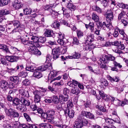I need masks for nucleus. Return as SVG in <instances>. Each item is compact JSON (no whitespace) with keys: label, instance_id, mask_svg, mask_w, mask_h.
<instances>
[{"label":"nucleus","instance_id":"9d476101","mask_svg":"<svg viewBox=\"0 0 128 128\" xmlns=\"http://www.w3.org/2000/svg\"><path fill=\"white\" fill-rule=\"evenodd\" d=\"M47 68L49 70H51L52 69V65L51 64L48 63L47 65H42L37 68V70L43 71L46 70Z\"/></svg>","mask_w":128,"mask_h":128},{"label":"nucleus","instance_id":"423d86ee","mask_svg":"<svg viewBox=\"0 0 128 128\" xmlns=\"http://www.w3.org/2000/svg\"><path fill=\"white\" fill-rule=\"evenodd\" d=\"M96 24L98 28H99V27H100L103 29L105 30H106L107 28L110 30L112 29L113 28L111 24L109 23L108 24H106L105 22H101L99 21L97 22Z\"/></svg>","mask_w":128,"mask_h":128},{"label":"nucleus","instance_id":"69168bd1","mask_svg":"<svg viewBox=\"0 0 128 128\" xmlns=\"http://www.w3.org/2000/svg\"><path fill=\"white\" fill-rule=\"evenodd\" d=\"M37 41H36L33 43V45H32V46H34L37 47H40V44H39L40 43H39L38 42H37Z\"/></svg>","mask_w":128,"mask_h":128},{"label":"nucleus","instance_id":"a878e982","mask_svg":"<svg viewBox=\"0 0 128 128\" xmlns=\"http://www.w3.org/2000/svg\"><path fill=\"white\" fill-rule=\"evenodd\" d=\"M60 25V22L59 21L55 20L52 24V26L56 28L59 29Z\"/></svg>","mask_w":128,"mask_h":128},{"label":"nucleus","instance_id":"b1692460","mask_svg":"<svg viewBox=\"0 0 128 128\" xmlns=\"http://www.w3.org/2000/svg\"><path fill=\"white\" fill-rule=\"evenodd\" d=\"M20 101V99H19L18 98L16 97L13 99L12 101V104L14 106H16V108H18L19 106L20 105V104L19 103Z\"/></svg>","mask_w":128,"mask_h":128},{"label":"nucleus","instance_id":"7ed1b4c3","mask_svg":"<svg viewBox=\"0 0 128 128\" xmlns=\"http://www.w3.org/2000/svg\"><path fill=\"white\" fill-rule=\"evenodd\" d=\"M46 91V89H42V90H35L33 92V94L34 95V101L35 103H38L40 101L41 96L44 95V94H42L43 92Z\"/></svg>","mask_w":128,"mask_h":128},{"label":"nucleus","instance_id":"09e8293b","mask_svg":"<svg viewBox=\"0 0 128 128\" xmlns=\"http://www.w3.org/2000/svg\"><path fill=\"white\" fill-rule=\"evenodd\" d=\"M16 90L14 89L11 90L8 92V95L11 96H14L16 94Z\"/></svg>","mask_w":128,"mask_h":128},{"label":"nucleus","instance_id":"f257e3e1","mask_svg":"<svg viewBox=\"0 0 128 128\" xmlns=\"http://www.w3.org/2000/svg\"><path fill=\"white\" fill-rule=\"evenodd\" d=\"M115 60V57L111 54H109L108 55L102 54L100 58V61L101 62H103L104 64H108L110 61H113L114 67H112L111 70L112 71L118 72L120 71V70L117 68V67L120 68L122 67V66L120 63H118L116 61H114Z\"/></svg>","mask_w":128,"mask_h":128},{"label":"nucleus","instance_id":"4c0bfd02","mask_svg":"<svg viewBox=\"0 0 128 128\" xmlns=\"http://www.w3.org/2000/svg\"><path fill=\"white\" fill-rule=\"evenodd\" d=\"M106 122V123L109 126L113 124L114 120L112 119L109 118H106L105 119Z\"/></svg>","mask_w":128,"mask_h":128},{"label":"nucleus","instance_id":"f3484780","mask_svg":"<svg viewBox=\"0 0 128 128\" xmlns=\"http://www.w3.org/2000/svg\"><path fill=\"white\" fill-rule=\"evenodd\" d=\"M0 49L6 53L12 54L13 51L10 52L9 50L8 47L6 45L0 44Z\"/></svg>","mask_w":128,"mask_h":128},{"label":"nucleus","instance_id":"cd10ccee","mask_svg":"<svg viewBox=\"0 0 128 128\" xmlns=\"http://www.w3.org/2000/svg\"><path fill=\"white\" fill-rule=\"evenodd\" d=\"M10 79L16 84H18L19 82V78L17 76H13Z\"/></svg>","mask_w":128,"mask_h":128},{"label":"nucleus","instance_id":"680f3d73","mask_svg":"<svg viewBox=\"0 0 128 128\" xmlns=\"http://www.w3.org/2000/svg\"><path fill=\"white\" fill-rule=\"evenodd\" d=\"M58 42L61 45H63L65 43V42H64L63 39L60 38L57 40Z\"/></svg>","mask_w":128,"mask_h":128},{"label":"nucleus","instance_id":"2f4dec72","mask_svg":"<svg viewBox=\"0 0 128 128\" xmlns=\"http://www.w3.org/2000/svg\"><path fill=\"white\" fill-rule=\"evenodd\" d=\"M62 10L63 11V14H64L67 17H68L70 16L69 14L70 10H68L66 9H64V8H62Z\"/></svg>","mask_w":128,"mask_h":128},{"label":"nucleus","instance_id":"aec40b11","mask_svg":"<svg viewBox=\"0 0 128 128\" xmlns=\"http://www.w3.org/2000/svg\"><path fill=\"white\" fill-rule=\"evenodd\" d=\"M85 27L87 29L89 28L91 32H94V24L93 22H90L88 24H85Z\"/></svg>","mask_w":128,"mask_h":128},{"label":"nucleus","instance_id":"de8ad7c7","mask_svg":"<svg viewBox=\"0 0 128 128\" xmlns=\"http://www.w3.org/2000/svg\"><path fill=\"white\" fill-rule=\"evenodd\" d=\"M112 50L114 52L118 54H119V56L120 57H121V56H120V54L123 53V52L118 48L116 50L113 49Z\"/></svg>","mask_w":128,"mask_h":128},{"label":"nucleus","instance_id":"2eb2a0df","mask_svg":"<svg viewBox=\"0 0 128 128\" xmlns=\"http://www.w3.org/2000/svg\"><path fill=\"white\" fill-rule=\"evenodd\" d=\"M60 101L61 103L65 104L69 99L68 95H60L59 96Z\"/></svg>","mask_w":128,"mask_h":128},{"label":"nucleus","instance_id":"473e14b6","mask_svg":"<svg viewBox=\"0 0 128 128\" xmlns=\"http://www.w3.org/2000/svg\"><path fill=\"white\" fill-rule=\"evenodd\" d=\"M93 9L94 10L99 13L102 12V10L98 6H94L93 7Z\"/></svg>","mask_w":128,"mask_h":128},{"label":"nucleus","instance_id":"6e6d98bb","mask_svg":"<svg viewBox=\"0 0 128 128\" xmlns=\"http://www.w3.org/2000/svg\"><path fill=\"white\" fill-rule=\"evenodd\" d=\"M52 101L55 104H58L59 103V100L57 96H54V97L53 100L52 99Z\"/></svg>","mask_w":128,"mask_h":128},{"label":"nucleus","instance_id":"0e129e2a","mask_svg":"<svg viewBox=\"0 0 128 128\" xmlns=\"http://www.w3.org/2000/svg\"><path fill=\"white\" fill-rule=\"evenodd\" d=\"M61 103H59L56 104V108L58 110H61L63 109L62 107L61 104Z\"/></svg>","mask_w":128,"mask_h":128},{"label":"nucleus","instance_id":"39448f33","mask_svg":"<svg viewBox=\"0 0 128 128\" xmlns=\"http://www.w3.org/2000/svg\"><path fill=\"white\" fill-rule=\"evenodd\" d=\"M104 16L107 22L112 24V21H113L114 18L113 13L112 10H108L105 13Z\"/></svg>","mask_w":128,"mask_h":128},{"label":"nucleus","instance_id":"72a5a7b5","mask_svg":"<svg viewBox=\"0 0 128 128\" xmlns=\"http://www.w3.org/2000/svg\"><path fill=\"white\" fill-rule=\"evenodd\" d=\"M32 12V10L29 8H26L24 10V14L26 15L30 14Z\"/></svg>","mask_w":128,"mask_h":128},{"label":"nucleus","instance_id":"412c9836","mask_svg":"<svg viewBox=\"0 0 128 128\" xmlns=\"http://www.w3.org/2000/svg\"><path fill=\"white\" fill-rule=\"evenodd\" d=\"M50 120L53 119L54 117V115L55 114V111L53 110H48L47 112Z\"/></svg>","mask_w":128,"mask_h":128},{"label":"nucleus","instance_id":"5fc2aeb1","mask_svg":"<svg viewBox=\"0 0 128 128\" xmlns=\"http://www.w3.org/2000/svg\"><path fill=\"white\" fill-rule=\"evenodd\" d=\"M44 118H46L48 120H50L47 112L46 113L44 112L41 115Z\"/></svg>","mask_w":128,"mask_h":128},{"label":"nucleus","instance_id":"4468645a","mask_svg":"<svg viewBox=\"0 0 128 128\" xmlns=\"http://www.w3.org/2000/svg\"><path fill=\"white\" fill-rule=\"evenodd\" d=\"M8 83L5 80H2L0 82V86L2 88L5 93L7 92L8 89Z\"/></svg>","mask_w":128,"mask_h":128},{"label":"nucleus","instance_id":"f03ea898","mask_svg":"<svg viewBox=\"0 0 128 128\" xmlns=\"http://www.w3.org/2000/svg\"><path fill=\"white\" fill-rule=\"evenodd\" d=\"M80 116H78L77 119L75 122L74 128H82L84 126L87 125L88 121L84 118H81Z\"/></svg>","mask_w":128,"mask_h":128},{"label":"nucleus","instance_id":"bb28decb","mask_svg":"<svg viewBox=\"0 0 128 128\" xmlns=\"http://www.w3.org/2000/svg\"><path fill=\"white\" fill-rule=\"evenodd\" d=\"M93 36L92 35H89L86 38L85 43L88 44H90L94 40V38H92Z\"/></svg>","mask_w":128,"mask_h":128},{"label":"nucleus","instance_id":"a18cd8bd","mask_svg":"<svg viewBox=\"0 0 128 128\" xmlns=\"http://www.w3.org/2000/svg\"><path fill=\"white\" fill-rule=\"evenodd\" d=\"M36 103L35 104L32 103L31 105L30 106V108L33 111H34L36 110L38 108V107L36 105Z\"/></svg>","mask_w":128,"mask_h":128},{"label":"nucleus","instance_id":"052dcab7","mask_svg":"<svg viewBox=\"0 0 128 128\" xmlns=\"http://www.w3.org/2000/svg\"><path fill=\"white\" fill-rule=\"evenodd\" d=\"M28 38L32 40L34 42L36 41H38V39H37V37L36 36H30V37H28Z\"/></svg>","mask_w":128,"mask_h":128},{"label":"nucleus","instance_id":"603ef678","mask_svg":"<svg viewBox=\"0 0 128 128\" xmlns=\"http://www.w3.org/2000/svg\"><path fill=\"white\" fill-rule=\"evenodd\" d=\"M72 43L74 44H76V45H78L80 44L79 41L77 38L75 37L73 38Z\"/></svg>","mask_w":128,"mask_h":128},{"label":"nucleus","instance_id":"338daca9","mask_svg":"<svg viewBox=\"0 0 128 128\" xmlns=\"http://www.w3.org/2000/svg\"><path fill=\"white\" fill-rule=\"evenodd\" d=\"M125 14L126 12H125L123 11H122L119 14L118 16V19H121L122 17L123 16L125 15Z\"/></svg>","mask_w":128,"mask_h":128},{"label":"nucleus","instance_id":"c85d7f7f","mask_svg":"<svg viewBox=\"0 0 128 128\" xmlns=\"http://www.w3.org/2000/svg\"><path fill=\"white\" fill-rule=\"evenodd\" d=\"M26 70L30 71L31 72H33L35 70L36 68L32 66H28L27 65L26 67Z\"/></svg>","mask_w":128,"mask_h":128},{"label":"nucleus","instance_id":"0eeeda50","mask_svg":"<svg viewBox=\"0 0 128 128\" xmlns=\"http://www.w3.org/2000/svg\"><path fill=\"white\" fill-rule=\"evenodd\" d=\"M60 48L58 46H57L54 48L52 52L53 58L54 60H56L58 58L60 55Z\"/></svg>","mask_w":128,"mask_h":128},{"label":"nucleus","instance_id":"4d7b16f0","mask_svg":"<svg viewBox=\"0 0 128 128\" xmlns=\"http://www.w3.org/2000/svg\"><path fill=\"white\" fill-rule=\"evenodd\" d=\"M113 34L114 37L115 38H116L118 36L119 34L118 32V29L114 30Z\"/></svg>","mask_w":128,"mask_h":128},{"label":"nucleus","instance_id":"58836bf2","mask_svg":"<svg viewBox=\"0 0 128 128\" xmlns=\"http://www.w3.org/2000/svg\"><path fill=\"white\" fill-rule=\"evenodd\" d=\"M80 91L78 88H74L71 90V92L74 94H78L79 93Z\"/></svg>","mask_w":128,"mask_h":128},{"label":"nucleus","instance_id":"393cba45","mask_svg":"<svg viewBox=\"0 0 128 128\" xmlns=\"http://www.w3.org/2000/svg\"><path fill=\"white\" fill-rule=\"evenodd\" d=\"M16 108L19 110L20 112H25L27 110V108L26 106L23 104H20V105L19 106L18 108Z\"/></svg>","mask_w":128,"mask_h":128},{"label":"nucleus","instance_id":"f8f14e48","mask_svg":"<svg viewBox=\"0 0 128 128\" xmlns=\"http://www.w3.org/2000/svg\"><path fill=\"white\" fill-rule=\"evenodd\" d=\"M114 104L117 106H124L125 104H127L128 103V100L125 99L122 101L121 103L120 101L117 98H116L114 102L113 103Z\"/></svg>","mask_w":128,"mask_h":128},{"label":"nucleus","instance_id":"c9c22d12","mask_svg":"<svg viewBox=\"0 0 128 128\" xmlns=\"http://www.w3.org/2000/svg\"><path fill=\"white\" fill-rule=\"evenodd\" d=\"M7 68V71L11 74L16 73V71L17 70L16 69V68H9L8 67Z\"/></svg>","mask_w":128,"mask_h":128},{"label":"nucleus","instance_id":"9b49d317","mask_svg":"<svg viewBox=\"0 0 128 128\" xmlns=\"http://www.w3.org/2000/svg\"><path fill=\"white\" fill-rule=\"evenodd\" d=\"M6 58L7 60L10 62H17L19 59L22 58L20 56H6Z\"/></svg>","mask_w":128,"mask_h":128},{"label":"nucleus","instance_id":"f704fd0d","mask_svg":"<svg viewBox=\"0 0 128 128\" xmlns=\"http://www.w3.org/2000/svg\"><path fill=\"white\" fill-rule=\"evenodd\" d=\"M101 83L103 86H108V83L107 80L104 78H102L101 80Z\"/></svg>","mask_w":128,"mask_h":128},{"label":"nucleus","instance_id":"864d4df0","mask_svg":"<svg viewBox=\"0 0 128 128\" xmlns=\"http://www.w3.org/2000/svg\"><path fill=\"white\" fill-rule=\"evenodd\" d=\"M6 30L10 34L14 33V31L13 28L10 26L8 28L6 29Z\"/></svg>","mask_w":128,"mask_h":128},{"label":"nucleus","instance_id":"49530a36","mask_svg":"<svg viewBox=\"0 0 128 128\" xmlns=\"http://www.w3.org/2000/svg\"><path fill=\"white\" fill-rule=\"evenodd\" d=\"M57 72L54 70L51 71L50 73L51 78L54 77L56 76L57 74Z\"/></svg>","mask_w":128,"mask_h":128},{"label":"nucleus","instance_id":"20e7f679","mask_svg":"<svg viewBox=\"0 0 128 128\" xmlns=\"http://www.w3.org/2000/svg\"><path fill=\"white\" fill-rule=\"evenodd\" d=\"M5 111L6 114L11 117L18 118L19 116L18 113L13 109L10 108L8 109L6 108Z\"/></svg>","mask_w":128,"mask_h":128},{"label":"nucleus","instance_id":"dca6fc26","mask_svg":"<svg viewBox=\"0 0 128 128\" xmlns=\"http://www.w3.org/2000/svg\"><path fill=\"white\" fill-rule=\"evenodd\" d=\"M44 34L46 37H54L55 35L53 31L49 29H46L45 30Z\"/></svg>","mask_w":128,"mask_h":128},{"label":"nucleus","instance_id":"13d9d810","mask_svg":"<svg viewBox=\"0 0 128 128\" xmlns=\"http://www.w3.org/2000/svg\"><path fill=\"white\" fill-rule=\"evenodd\" d=\"M67 108H69L70 107H71L73 105L72 102L71 100H68L67 102Z\"/></svg>","mask_w":128,"mask_h":128},{"label":"nucleus","instance_id":"774afa93","mask_svg":"<svg viewBox=\"0 0 128 128\" xmlns=\"http://www.w3.org/2000/svg\"><path fill=\"white\" fill-rule=\"evenodd\" d=\"M118 48L121 50H124L125 48L124 45V44L119 43L118 47Z\"/></svg>","mask_w":128,"mask_h":128},{"label":"nucleus","instance_id":"bf43d9fd","mask_svg":"<svg viewBox=\"0 0 128 128\" xmlns=\"http://www.w3.org/2000/svg\"><path fill=\"white\" fill-rule=\"evenodd\" d=\"M99 93L100 96L103 98H104L106 96V95L105 94L104 92L102 90H99Z\"/></svg>","mask_w":128,"mask_h":128},{"label":"nucleus","instance_id":"4be33fe9","mask_svg":"<svg viewBox=\"0 0 128 128\" xmlns=\"http://www.w3.org/2000/svg\"><path fill=\"white\" fill-rule=\"evenodd\" d=\"M12 5L16 9L20 8L22 6L21 3L17 0H16L12 4Z\"/></svg>","mask_w":128,"mask_h":128},{"label":"nucleus","instance_id":"e433bc0d","mask_svg":"<svg viewBox=\"0 0 128 128\" xmlns=\"http://www.w3.org/2000/svg\"><path fill=\"white\" fill-rule=\"evenodd\" d=\"M27 74L28 73L27 72L25 71H24L20 73L18 75L19 76L22 78H24L26 77L27 76Z\"/></svg>","mask_w":128,"mask_h":128},{"label":"nucleus","instance_id":"a19ab883","mask_svg":"<svg viewBox=\"0 0 128 128\" xmlns=\"http://www.w3.org/2000/svg\"><path fill=\"white\" fill-rule=\"evenodd\" d=\"M67 8L70 9L74 10L76 9V6L74 4L70 2L68 3L67 5Z\"/></svg>","mask_w":128,"mask_h":128},{"label":"nucleus","instance_id":"ea45409f","mask_svg":"<svg viewBox=\"0 0 128 128\" xmlns=\"http://www.w3.org/2000/svg\"><path fill=\"white\" fill-rule=\"evenodd\" d=\"M77 36L78 38H80L83 36V32L80 30H77L76 31Z\"/></svg>","mask_w":128,"mask_h":128},{"label":"nucleus","instance_id":"e2e57ef3","mask_svg":"<svg viewBox=\"0 0 128 128\" xmlns=\"http://www.w3.org/2000/svg\"><path fill=\"white\" fill-rule=\"evenodd\" d=\"M44 101L46 102L50 103H51L52 101V99L51 98H47L45 99Z\"/></svg>","mask_w":128,"mask_h":128},{"label":"nucleus","instance_id":"6e6552de","mask_svg":"<svg viewBox=\"0 0 128 128\" xmlns=\"http://www.w3.org/2000/svg\"><path fill=\"white\" fill-rule=\"evenodd\" d=\"M28 50L31 54H36L39 56L41 54V52L36 47L32 46L28 48Z\"/></svg>","mask_w":128,"mask_h":128},{"label":"nucleus","instance_id":"79ce46f5","mask_svg":"<svg viewBox=\"0 0 128 128\" xmlns=\"http://www.w3.org/2000/svg\"><path fill=\"white\" fill-rule=\"evenodd\" d=\"M22 85L26 86L29 85L30 84V80L28 79H25L23 80L22 82Z\"/></svg>","mask_w":128,"mask_h":128},{"label":"nucleus","instance_id":"ddd939ff","mask_svg":"<svg viewBox=\"0 0 128 128\" xmlns=\"http://www.w3.org/2000/svg\"><path fill=\"white\" fill-rule=\"evenodd\" d=\"M64 114H67L69 117L70 118H73L74 115V112L73 110L68 108H66L64 110Z\"/></svg>","mask_w":128,"mask_h":128},{"label":"nucleus","instance_id":"3c124183","mask_svg":"<svg viewBox=\"0 0 128 128\" xmlns=\"http://www.w3.org/2000/svg\"><path fill=\"white\" fill-rule=\"evenodd\" d=\"M2 10L3 16L9 14L10 13V10L6 9H3Z\"/></svg>","mask_w":128,"mask_h":128},{"label":"nucleus","instance_id":"8fccbe9b","mask_svg":"<svg viewBox=\"0 0 128 128\" xmlns=\"http://www.w3.org/2000/svg\"><path fill=\"white\" fill-rule=\"evenodd\" d=\"M23 115L28 121L30 122L31 120L30 118L27 113H24Z\"/></svg>","mask_w":128,"mask_h":128},{"label":"nucleus","instance_id":"c03bdc74","mask_svg":"<svg viewBox=\"0 0 128 128\" xmlns=\"http://www.w3.org/2000/svg\"><path fill=\"white\" fill-rule=\"evenodd\" d=\"M12 23L14 26H16V28H18L20 26V22L17 20L13 21Z\"/></svg>","mask_w":128,"mask_h":128},{"label":"nucleus","instance_id":"37998d69","mask_svg":"<svg viewBox=\"0 0 128 128\" xmlns=\"http://www.w3.org/2000/svg\"><path fill=\"white\" fill-rule=\"evenodd\" d=\"M46 40V38L44 37H41L38 39V41L39 43H44Z\"/></svg>","mask_w":128,"mask_h":128},{"label":"nucleus","instance_id":"6ab92c4d","mask_svg":"<svg viewBox=\"0 0 128 128\" xmlns=\"http://www.w3.org/2000/svg\"><path fill=\"white\" fill-rule=\"evenodd\" d=\"M20 102L26 106H28L30 105V102L29 100H26L24 97H21L20 98Z\"/></svg>","mask_w":128,"mask_h":128},{"label":"nucleus","instance_id":"1a4fd4ad","mask_svg":"<svg viewBox=\"0 0 128 128\" xmlns=\"http://www.w3.org/2000/svg\"><path fill=\"white\" fill-rule=\"evenodd\" d=\"M78 116H80L82 118H84V116L90 119H94V116L90 112L84 111H82L81 112V114Z\"/></svg>","mask_w":128,"mask_h":128},{"label":"nucleus","instance_id":"a211bd4d","mask_svg":"<svg viewBox=\"0 0 128 128\" xmlns=\"http://www.w3.org/2000/svg\"><path fill=\"white\" fill-rule=\"evenodd\" d=\"M97 108H98V110L100 111V112L99 111H97L96 113L97 114L99 115H101L102 114V112H106L107 110L103 106L99 105H97L96 106Z\"/></svg>","mask_w":128,"mask_h":128},{"label":"nucleus","instance_id":"7c9ffc66","mask_svg":"<svg viewBox=\"0 0 128 128\" xmlns=\"http://www.w3.org/2000/svg\"><path fill=\"white\" fill-rule=\"evenodd\" d=\"M92 19L96 22H98L99 20L98 16L94 13H93L92 14Z\"/></svg>","mask_w":128,"mask_h":128},{"label":"nucleus","instance_id":"5701e85b","mask_svg":"<svg viewBox=\"0 0 128 128\" xmlns=\"http://www.w3.org/2000/svg\"><path fill=\"white\" fill-rule=\"evenodd\" d=\"M37 70V68L33 73V76L34 77L40 78L42 76V74L41 72Z\"/></svg>","mask_w":128,"mask_h":128},{"label":"nucleus","instance_id":"c756f323","mask_svg":"<svg viewBox=\"0 0 128 128\" xmlns=\"http://www.w3.org/2000/svg\"><path fill=\"white\" fill-rule=\"evenodd\" d=\"M51 123L54 124H58L62 123V121L58 118H55L54 119H52L50 120Z\"/></svg>","mask_w":128,"mask_h":128}]
</instances>
